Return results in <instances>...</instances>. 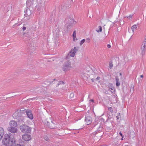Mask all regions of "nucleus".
Instances as JSON below:
<instances>
[{
	"mask_svg": "<svg viewBox=\"0 0 146 146\" xmlns=\"http://www.w3.org/2000/svg\"><path fill=\"white\" fill-rule=\"evenodd\" d=\"M137 28V26L135 25H134L131 27V29L132 31L134 32V31L135 29Z\"/></svg>",
	"mask_w": 146,
	"mask_h": 146,
	"instance_id": "obj_19",
	"label": "nucleus"
},
{
	"mask_svg": "<svg viewBox=\"0 0 146 146\" xmlns=\"http://www.w3.org/2000/svg\"><path fill=\"white\" fill-rule=\"evenodd\" d=\"M120 74V75H121V73H120V74Z\"/></svg>",
	"mask_w": 146,
	"mask_h": 146,
	"instance_id": "obj_42",
	"label": "nucleus"
},
{
	"mask_svg": "<svg viewBox=\"0 0 146 146\" xmlns=\"http://www.w3.org/2000/svg\"><path fill=\"white\" fill-rule=\"evenodd\" d=\"M24 114L25 113L27 115L28 117L31 119H32L33 118V116L32 111L29 110H26L25 109L24 110Z\"/></svg>",
	"mask_w": 146,
	"mask_h": 146,
	"instance_id": "obj_8",
	"label": "nucleus"
},
{
	"mask_svg": "<svg viewBox=\"0 0 146 146\" xmlns=\"http://www.w3.org/2000/svg\"><path fill=\"white\" fill-rule=\"evenodd\" d=\"M74 96V94L73 93H71L70 95V98H73Z\"/></svg>",
	"mask_w": 146,
	"mask_h": 146,
	"instance_id": "obj_26",
	"label": "nucleus"
},
{
	"mask_svg": "<svg viewBox=\"0 0 146 146\" xmlns=\"http://www.w3.org/2000/svg\"><path fill=\"white\" fill-rule=\"evenodd\" d=\"M72 68L71 62L70 60H68L64 63L62 67V70L66 72L70 70Z\"/></svg>",
	"mask_w": 146,
	"mask_h": 146,
	"instance_id": "obj_3",
	"label": "nucleus"
},
{
	"mask_svg": "<svg viewBox=\"0 0 146 146\" xmlns=\"http://www.w3.org/2000/svg\"><path fill=\"white\" fill-rule=\"evenodd\" d=\"M120 116V113H118L117 114V115L116 116V118H117V119L118 120L119 119Z\"/></svg>",
	"mask_w": 146,
	"mask_h": 146,
	"instance_id": "obj_27",
	"label": "nucleus"
},
{
	"mask_svg": "<svg viewBox=\"0 0 146 146\" xmlns=\"http://www.w3.org/2000/svg\"><path fill=\"white\" fill-rule=\"evenodd\" d=\"M141 50H142V53H144L145 52V48L142 47L141 48Z\"/></svg>",
	"mask_w": 146,
	"mask_h": 146,
	"instance_id": "obj_29",
	"label": "nucleus"
},
{
	"mask_svg": "<svg viewBox=\"0 0 146 146\" xmlns=\"http://www.w3.org/2000/svg\"><path fill=\"white\" fill-rule=\"evenodd\" d=\"M44 0H38L37 1L38 8L40 9L44 5Z\"/></svg>",
	"mask_w": 146,
	"mask_h": 146,
	"instance_id": "obj_12",
	"label": "nucleus"
},
{
	"mask_svg": "<svg viewBox=\"0 0 146 146\" xmlns=\"http://www.w3.org/2000/svg\"><path fill=\"white\" fill-rule=\"evenodd\" d=\"M56 79H53V80L54 81Z\"/></svg>",
	"mask_w": 146,
	"mask_h": 146,
	"instance_id": "obj_44",
	"label": "nucleus"
},
{
	"mask_svg": "<svg viewBox=\"0 0 146 146\" xmlns=\"http://www.w3.org/2000/svg\"><path fill=\"white\" fill-rule=\"evenodd\" d=\"M10 127H16L17 126V123L16 122L12 121L9 123Z\"/></svg>",
	"mask_w": 146,
	"mask_h": 146,
	"instance_id": "obj_13",
	"label": "nucleus"
},
{
	"mask_svg": "<svg viewBox=\"0 0 146 146\" xmlns=\"http://www.w3.org/2000/svg\"><path fill=\"white\" fill-rule=\"evenodd\" d=\"M23 110V108H22L21 109V110Z\"/></svg>",
	"mask_w": 146,
	"mask_h": 146,
	"instance_id": "obj_41",
	"label": "nucleus"
},
{
	"mask_svg": "<svg viewBox=\"0 0 146 146\" xmlns=\"http://www.w3.org/2000/svg\"><path fill=\"white\" fill-rule=\"evenodd\" d=\"M34 44H33V47L34 46Z\"/></svg>",
	"mask_w": 146,
	"mask_h": 146,
	"instance_id": "obj_45",
	"label": "nucleus"
},
{
	"mask_svg": "<svg viewBox=\"0 0 146 146\" xmlns=\"http://www.w3.org/2000/svg\"><path fill=\"white\" fill-rule=\"evenodd\" d=\"M15 146H21V145L20 144H17Z\"/></svg>",
	"mask_w": 146,
	"mask_h": 146,
	"instance_id": "obj_36",
	"label": "nucleus"
},
{
	"mask_svg": "<svg viewBox=\"0 0 146 146\" xmlns=\"http://www.w3.org/2000/svg\"><path fill=\"white\" fill-rule=\"evenodd\" d=\"M44 139L46 141H50V140L46 136H44Z\"/></svg>",
	"mask_w": 146,
	"mask_h": 146,
	"instance_id": "obj_24",
	"label": "nucleus"
},
{
	"mask_svg": "<svg viewBox=\"0 0 146 146\" xmlns=\"http://www.w3.org/2000/svg\"><path fill=\"white\" fill-rule=\"evenodd\" d=\"M119 134L123 138V135H122V134L121 132H120V133H119Z\"/></svg>",
	"mask_w": 146,
	"mask_h": 146,
	"instance_id": "obj_34",
	"label": "nucleus"
},
{
	"mask_svg": "<svg viewBox=\"0 0 146 146\" xmlns=\"http://www.w3.org/2000/svg\"><path fill=\"white\" fill-rule=\"evenodd\" d=\"M4 134V130L1 127H0V141L1 140Z\"/></svg>",
	"mask_w": 146,
	"mask_h": 146,
	"instance_id": "obj_14",
	"label": "nucleus"
},
{
	"mask_svg": "<svg viewBox=\"0 0 146 146\" xmlns=\"http://www.w3.org/2000/svg\"><path fill=\"white\" fill-rule=\"evenodd\" d=\"M73 38L74 40V38H76V33L75 31L73 32Z\"/></svg>",
	"mask_w": 146,
	"mask_h": 146,
	"instance_id": "obj_23",
	"label": "nucleus"
},
{
	"mask_svg": "<svg viewBox=\"0 0 146 146\" xmlns=\"http://www.w3.org/2000/svg\"><path fill=\"white\" fill-rule=\"evenodd\" d=\"M1 146H13L16 144V141L15 138L10 135L6 134L2 141Z\"/></svg>",
	"mask_w": 146,
	"mask_h": 146,
	"instance_id": "obj_1",
	"label": "nucleus"
},
{
	"mask_svg": "<svg viewBox=\"0 0 146 146\" xmlns=\"http://www.w3.org/2000/svg\"><path fill=\"white\" fill-rule=\"evenodd\" d=\"M115 80L116 82V85L117 86H119L120 85V83L117 76L115 77Z\"/></svg>",
	"mask_w": 146,
	"mask_h": 146,
	"instance_id": "obj_16",
	"label": "nucleus"
},
{
	"mask_svg": "<svg viewBox=\"0 0 146 146\" xmlns=\"http://www.w3.org/2000/svg\"><path fill=\"white\" fill-rule=\"evenodd\" d=\"M65 21L67 25V28L68 29H70V27H72V25L74 24V23H76L73 19H66Z\"/></svg>",
	"mask_w": 146,
	"mask_h": 146,
	"instance_id": "obj_6",
	"label": "nucleus"
},
{
	"mask_svg": "<svg viewBox=\"0 0 146 146\" xmlns=\"http://www.w3.org/2000/svg\"><path fill=\"white\" fill-rule=\"evenodd\" d=\"M8 130L11 133H15L17 132V129L16 127H8Z\"/></svg>",
	"mask_w": 146,
	"mask_h": 146,
	"instance_id": "obj_11",
	"label": "nucleus"
},
{
	"mask_svg": "<svg viewBox=\"0 0 146 146\" xmlns=\"http://www.w3.org/2000/svg\"><path fill=\"white\" fill-rule=\"evenodd\" d=\"M85 121L86 124L87 125H88L91 123L92 121V117L90 116H87L85 117Z\"/></svg>",
	"mask_w": 146,
	"mask_h": 146,
	"instance_id": "obj_10",
	"label": "nucleus"
},
{
	"mask_svg": "<svg viewBox=\"0 0 146 146\" xmlns=\"http://www.w3.org/2000/svg\"><path fill=\"white\" fill-rule=\"evenodd\" d=\"M133 15H129L128 16H126L125 17H126L127 18H132Z\"/></svg>",
	"mask_w": 146,
	"mask_h": 146,
	"instance_id": "obj_30",
	"label": "nucleus"
},
{
	"mask_svg": "<svg viewBox=\"0 0 146 146\" xmlns=\"http://www.w3.org/2000/svg\"><path fill=\"white\" fill-rule=\"evenodd\" d=\"M143 45H146V39L143 42Z\"/></svg>",
	"mask_w": 146,
	"mask_h": 146,
	"instance_id": "obj_33",
	"label": "nucleus"
},
{
	"mask_svg": "<svg viewBox=\"0 0 146 146\" xmlns=\"http://www.w3.org/2000/svg\"><path fill=\"white\" fill-rule=\"evenodd\" d=\"M20 129L23 133H30L31 131V128L25 124H22L20 126Z\"/></svg>",
	"mask_w": 146,
	"mask_h": 146,
	"instance_id": "obj_4",
	"label": "nucleus"
},
{
	"mask_svg": "<svg viewBox=\"0 0 146 146\" xmlns=\"http://www.w3.org/2000/svg\"><path fill=\"white\" fill-rule=\"evenodd\" d=\"M146 46V45H143V47L145 48Z\"/></svg>",
	"mask_w": 146,
	"mask_h": 146,
	"instance_id": "obj_37",
	"label": "nucleus"
},
{
	"mask_svg": "<svg viewBox=\"0 0 146 146\" xmlns=\"http://www.w3.org/2000/svg\"><path fill=\"white\" fill-rule=\"evenodd\" d=\"M108 110L110 112L112 113L113 112V110L112 108L111 107H109L108 108Z\"/></svg>",
	"mask_w": 146,
	"mask_h": 146,
	"instance_id": "obj_25",
	"label": "nucleus"
},
{
	"mask_svg": "<svg viewBox=\"0 0 146 146\" xmlns=\"http://www.w3.org/2000/svg\"><path fill=\"white\" fill-rule=\"evenodd\" d=\"M112 84H109L108 85V87H109V89L111 91V92L112 93H113L114 92V87L113 86Z\"/></svg>",
	"mask_w": 146,
	"mask_h": 146,
	"instance_id": "obj_15",
	"label": "nucleus"
},
{
	"mask_svg": "<svg viewBox=\"0 0 146 146\" xmlns=\"http://www.w3.org/2000/svg\"><path fill=\"white\" fill-rule=\"evenodd\" d=\"M65 82H63L62 81H60L59 82V83L57 84V86H58L60 84H65Z\"/></svg>",
	"mask_w": 146,
	"mask_h": 146,
	"instance_id": "obj_22",
	"label": "nucleus"
},
{
	"mask_svg": "<svg viewBox=\"0 0 146 146\" xmlns=\"http://www.w3.org/2000/svg\"><path fill=\"white\" fill-rule=\"evenodd\" d=\"M22 138L23 139L26 141H27L30 140L31 139V136L28 134H26L22 135Z\"/></svg>",
	"mask_w": 146,
	"mask_h": 146,
	"instance_id": "obj_9",
	"label": "nucleus"
},
{
	"mask_svg": "<svg viewBox=\"0 0 146 146\" xmlns=\"http://www.w3.org/2000/svg\"><path fill=\"white\" fill-rule=\"evenodd\" d=\"M85 39H83L80 42V46L82 45L85 42Z\"/></svg>",
	"mask_w": 146,
	"mask_h": 146,
	"instance_id": "obj_21",
	"label": "nucleus"
},
{
	"mask_svg": "<svg viewBox=\"0 0 146 146\" xmlns=\"http://www.w3.org/2000/svg\"><path fill=\"white\" fill-rule=\"evenodd\" d=\"M79 47H74L73 50L72 49L69 53L68 54L66 57V58L68 59L70 57V56L72 57H74L76 53L77 52L78 50Z\"/></svg>",
	"mask_w": 146,
	"mask_h": 146,
	"instance_id": "obj_5",
	"label": "nucleus"
},
{
	"mask_svg": "<svg viewBox=\"0 0 146 146\" xmlns=\"http://www.w3.org/2000/svg\"><path fill=\"white\" fill-rule=\"evenodd\" d=\"M50 122L47 120L45 121V123L48 127L49 128L51 129H54L56 127V125L55 123H54L52 121V119L50 120Z\"/></svg>",
	"mask_w": 146,
	"mask_h": 146,
	"instance_id": "obj_7",
	"label": "nucleus"
},
{
	"mask_svg": "<svg viewBox=\"0 0 146 146\" xmlns=\"http://www.w3.org/2000/svg\"><path fill=\"white\" fill-rule=\"evenodd\" d=\"M91 80H92V82H94V79L92 78V79Z\"/></svg>",
	"mask_w": 146,
	"mask_h": 146,
	"instance_id": "obj_39",
	"label": "nucleus"
},
{
	"mask_svg": "<svg viewBox=\"0 0 146 146\" xmlns=\"http://www.w3.org/2000/svg\"><path fill=\"white\" fill-rule=\"evenodd\" d=\"M107 46L108 48H110L111 47V45L110 44H108L107 45Z\"/></svg>",
	"mask_w": 146,
	"mask_h": 146,
	"instance_id": "obj_32",
	"label": "nucleus"
},
{
	"mask_svg": "<svg viewBox=\"0 0 146 146\" xmlns=\"http://www.w3.org/2000/svg\"><path fill=\"white\" fill-rule=\"evenodd\" d=\"M90 41V39L89 38H87L86 40V42L89 43Z\"/></svg>",
	"mask_w": 146,
	"mask_h": 146,
	"instance_id": "obj_31",
	"label": "nucleus"
},
{
	"mask_svg": "<svg viewBox=\"0 0 146 146\" xmlns=\"http://www.w3.org/2000/svg\"><path fill=\"white\" fill-rule=\"evenodd\" d=\"M24 110H17L13 114V117L17 119L19 122L23 121L24 119V116L25 115L24 114Z\"/></svg>",
	"mask_w": 146,
	"mask_h": 146,
	"instance_id": "obj_2",
	"label": "nucleus"
},
{
	"mask_svg": "<svg viewBox=\"0 0 146 146\" xmlns=\"http://www.w3.org/2000/svg\"><path fill=\"white\" fill-rule=\"evenodd\" d=\"M140 77H141V78H143V75H141L140 76Z\"/></svg>",
	"mask_w": 146,
	"mask_h": 146,
	"instance_id": "obj_40",
	"label": "nucleus"
},
{
	"mask_svg": "<svg viewBox=\"0 0 146 146\" xmlns=\"http://www.w3.org/2000/svg\"><path fill=\"white\" fill-rule=\"evenodd\" d=\"M113 66V64L112 61H110L109 63V67L110 69H111Z\"/></svg>",
	"mask_w": 146,
	"mask_h": 146,
	"instance_id": "obj_20",
	"label": "nucleus"
},
{
	"mask_svg": "<svg viewBox=\"0 0 146 146\" xmlns=\"http://www.w3.org/2000/svg\"><path fill=\"white\" fill-rule=\"evenodd\" d=\"M98 28L99 29L96 30V31L98 33H99L100 32H102V27L100 26H99Z\"/></svg>",
	"mask_w": 146,
	"mask_h": 146,
	"instance_id": "obj_17",
	"label": "nucleus"
},
{
	"mask_svg": "<svg viewBox=\"0 0 146 146\" xmlns=\"http://www.w3.org/2000/svg\"><path fill=\"white\" fill-rule=\"evenodd\" d=\"M100 78V77H97L96 78V80H98Z\"/></svg>",
	"mask_w": 146,
	"mask_h": 146,
	"instance_id": "obj_35",
	"label": "nucleus"
},
{
	"mask_svg": "<svg viewBox=\"0 0 146 146\" xmlns=\"http://www.w3.org/2000/svg\"><path fill=\"white\" fill-rule=\"evenodd\" d=\"M90 101H91V102H94V100H92V99Z\"/></svg>",
	"mask_w": 146,
	"mask_h": 146,
	"instance_id": "obj_38",
	"label": "nucleus"
},
{
	"mask_svg": "<svg viewBox=\"0 0 146 146\" xmlns=\"http://www.w3.org/2000/svg\"><path fill=\"white\" fill-rule=\"evenodd\" d=\"M103 127V125L101 124L100 126V127H99V128H98L97 131H101L102 130Z\"/></svg>",
	"mask_w": 146,
	"mask_h": 146,
	"instance_id": "obj_18",
	"label": "nucleus"
},
{
	"mask_svg": "<svg viewBox=\"0 0 146 146\" xmlns=\"http://www.w3.org/2000/svg\"><path fill=\"white\" fill-rule=\"evenodd\" d=\"M26 25H24L22 28V29L23 31H25L26 28V27H25Z\"/></svg>",
	"mask_w": 146,
	"mask_h": 146,
	"instance_id": "obj_28",
	"label": "nucleus"
},
{
	"mask_svg": "<svg viewBox=\"0 0 146 146\" xmlns=\"http://www.w3.org/2000/svg\"><path fill=\"white\" fill-rule=\"evenodd\" d=\"M30 45H31V46H32V44H30Z\"/></svg>",
	"mask_w": 146,
	"mask_h": 146,
	"instance_id": "obj_43",
	"label": "nucleus"
}]
</instances>
